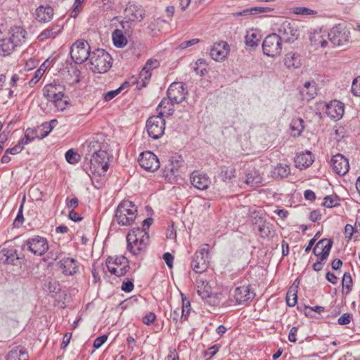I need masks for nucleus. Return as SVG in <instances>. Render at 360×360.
Wrapping results in <instances>:
<instances>
[{
  "instance_id": "obj_1",
  "label": "nucleus",
  "mask_w": 360,
  "mask_h": 360,
  "mask_svg": "<svg viewBox=\"0 0 360 360\" xmlns=\"http://www.w3.org/2000/svg\"><path fill=\"white\" fill-rule=\"evenodd\" d=\"M127 250L137 255L145 250L149 244V234L144 229H133L127 235Z\"/></svg>"
},
{
  "instance_id": "obj_2",
  "label": "nucleus",
  "mask_w": 360,
  "mask_h": 360,
  "mask_svg": "<svg viewBox=\"0 0 360 360\" xmlns=\"http://www.w3.org/2000/svg\"><path fill=\"white\" fill-rule=\"evenodd\" d=\"M90 68L95 73H105L112 67L111 56L103 49L92 51L89 58Z\"/></svg>"
},
{
  "instance_id": "obj_3",
  "label": "nucleus",
  "mask_w": 360,
  "mask_h": 360,
  "mask_svg": "<svg viewBox=\"0 0 360 360\" xmlns=\"http://www.w3.org/2000/svg\"><path fill=\"white\" fill-rule=\"evenodd\" d=\"M137 209L133 202L123 200L117 206L115 219L121 226L131 225L136 217Z\"/></svg>"
},
{
  "instance_id": "obj_4",
  "label": "nucleus",
  "mask_w": 360,
  "mask_h": 360,
  "mask_svg": "<svg viewBox=\"0 0 360 360\" xmlns=\"http://www.w3.org/2000/svg\"><path fill=\"white\" fill-rule=\"evenodd\" d=\"M209 245L204 244L196 251L191 260V267L197 274H202L207 270L210 264Z\"/></svg>"
},
{
  "instance_id": "obj_5",
  "label": "nucleus",
  "mask_w": 360,
  "mask_h": 360,
  "mask_svg": "<svg viewBox=\"0 0 360 360\" xmlns=\"http://www.w3.org/2000/svg\"><path fill=\"white\" fill-rule=\"evenodd\" d=\"M91 52L88 42L84 39L76 41L70 47L72 60L77 64H82L90 58Z\"/></svg>"
},
{
  "instance_id": "obj_6",
  "label": "nucleus",
  "mask_w": 360,
  "mask_h": 360,
  "mask_svg": "<svg viewBox=\"0 0 360 360\" xmlns=\"http://www.w3.org/2000/svg\"><path fill=\"white\" fill-rule=\"evenodd\" d=\"M282 38L280 35L272 33L269 34L262 43L263 53L267 56L275 57L281 53Z\"/></svg>"
},
{
  "instance_id": "obj_7",
  "label": "nucleus",
  "mask_w": 360,
  "mask_h": 360,
  "mask_svg": "<svg viewBox=\"0 0 360 360\" xmlns=\"http://www.w3.org/2000/svg\"><path fill=\"white\" fill-rule=\"evenodd\" d=\"M146 129L150 137L158 139L164 134L165 121L159 115L151 116L146 122Z\"/></svg>"
},
{
  "instance_id": "obj_8",
  "label": "nucleus",
  "mask_w": 360,
  "mask_h": 360,
  "mask_svg": "<svg viewBox=\"0 0 360 360\" xmlns=\"http://www.w3.org/2000/svg\"><path fill=\"white\" fill-rule=\"evenodd\" d=\"M277 31L282 41L288 43L294 42L299 37V30L294 22L284 20L279 25Z\"/></svg>"
},
{
  "instance_id": "obj_9",
  "label": "nucleus",
  "mask_w": 360,
  "mask_h": 360,
  "mask_svg": "<svg viewBox=\"0 0 360 360\" xmlns=\"http://www.w3.org/2000/svg\"><path fill=\"white\" fill-rule=\"evenodd\" d=\"M197 292L206 302L210 305H215L217 302L216 295L212 293L211 286L203 278L198 276L196 278Z\"/></svg>"
},
{
  "instance_id": "obj_10",
  "label": "nucleus",
  "mask_w": 360,
  "mask_h": 360,
  "mask_svg": "<svg viewBox=\"0 0 360 360\" xmlns=\"http://www.w3.org/2000/svg\"><path fill=\"white\" fill-rule=\"evenodd\" d=\"M187 94L188 91L185 87V84L179 82L172 83L167 91L168 98L176 104L183 102L186 99Z\"/></svg>"
},
{
  "instance_id": "obj_11",
  "label": "nucleus",
  "mask_w": 360,
  "mask_h": 360,
  "mask_svg": "<svg viewBox=\"0 0 360 360\" xmlns=\"http://www.w3.org/2000/svg\"><path fill=\"white\" fill-rule=\"evenodd\" d=\"M124 18L130 22H141L145 17L143 8L134 1H129L124 10Z\"/></svg>"
},
{
  "instance_id": "obj_12",
  "label": "nucleus",
  "mask_w": 360,
  "mask_h": 360,
  "mask_svg": "<svg viewBox=\"0 0 360 360\" xmlns=\"http://www.w3.org/2000/svg\"><path fill=\"white\" fill-rule=\"evenodd\" d=\"M25 243L28 250L35 255H43L49 249L47 240L39 236L30 238Z\"/></svg>"
},
{
  "instance_id": "obj_13",
  "label": "nucleus",
  "mask_w": 360,
  "mask_h": 360,
  "mask_svg": "<svg viewBox=\"0 0 360 360\" xmlns=\"http://www.w3.org/2000/svg\"><path fill=\"white\" fill-rule=\"evenodd\" d=\"M138 161L139 165L148 172H153L160 167V162L158 157L150 151L141 153Z\"/></svg>"
},
{
  "instance_id": "obj_14",
  "label": "nucleus",
  "mask_w": 360,
  "mask_h": 360,
  "mask_svg": "<svg viewBox=\"0 0 360 360\" xmlns=\"http://www.w3.org/2000/svg\"><path fill=\"white\" fill-rule=\"evenodd\" d=\"M160 66V62L156 59H149L139 74V79L136 81L137 88L141 89L146 87L148 82L151 77V70Z\"/></svg>"
},
{
  "instance_id": "obj_15",
  "label": "nucleus",
  "mask_w": 360,
  "mask_h": 360,
  "mask_svg": "<svg viewBox=\"0 0 360 360\" xmlns=\"http://www.w3.org/2000/svg\"><path fill=\"white\" fill-rule=\"evenodd\" d=\"M349 32L340 25L333 27L328 34L329 41L334 46H342L349 41Z\"/></svg>"
},
{
  "instance_id": "obj_16",
  "label": "nucleus",
  "mask_w": 360,
  "mask_h": 360,
  "mask_svg": "<svg viewBox=\"0 0 360 360\" xmlns=\"http://www.w3.org/2000/svg\"><path fill=\"white\" fill-rule=\"evenodd\" d=\"M90 171L99 176H104L109 166V155L106 152V158L103 160L97 155L89 158Z\"/></svg>"
},
{
  "instance_id": "obj_17",
  "label": "nucleus",
  "mask_w": 360,
  "mask_h": 360,
  "mask_svg": "<svg viewBox=\"0 0 360 360\" xmlns=\"http://www.w3.org/2000/svg\"><path fill=\"white\" fill-rule=\"evenodd\" d=\"M43 95L49 101L58 100L64 97V87L57 84H46L43 88Z\"/></svg>"
},
{
  "instance_id": "obj_18",
  "label": "nucleus",
  "mask_w": 360,
  "mask_h": 360,
  "mask_svg": "<svg viewBox=\"0 0 360 360\" xmlns=\"http://www.w3.org/2000/svg\"><path fill=\"white\" fill-rule=\"evenodd\" d=\"M331 165L334 172L340 176L345 175L349 171V161L342 154L334 155L331 159Z\"/></svg>"
},
{
  "instance_id": "obj_19",
  "label": "nucleus",
  "mask_w": 360,
  "mask_h": 360,
  "mask_svg": "<svg viewBox=\"0 0 360 360\" xmlns=\"http://www.w3.org/2000/svg\"><path fill=\"white\" fill-rule=\"evenodd\" d=\"M229 46L226 41L215 43L210 50L211 58L216 61L224 60L229 53Z\"/></svg>"
},
{
  "instance_id": "obj_20",
  "label": "nucleus",
  "mask_w": 360,
  "mask_h": 360,
  "mask_svg": "<svg viewBox=\"0 0 360 360\" xmlns=\"http://www.w3.org/2000/svg\"><path fill=\"white\" fill-rule=\"evenodd\" d=\"M86 160L96 155L103 160L106 158V150L102 149L101 143L94 138L86 143Z\"/></svg>"
},
{
  "instance_id": "obj_21",
  "label": "nucleus",
  "mask_w": 360,
  "mask_h": 360,
  "mask_svg": "<svg viewBox=\"0 0 360 360\" xmlns=\"http://www.w3.org/2000/svg\"><path fill=\"white\" fill-rule=\"evenodd\" d=\"M344 112L345 105L339 101H332L326 105V113L333 120H338L342 118Z\"/></svg>"
},
{
  "instance_id": "obj_22",
  "label": "nucleus",
  "mask_w": 360,
  "mask_h": 360,
  "mask_svg": "<svg viewBox=\"0 0 360 360\" xmlns=\"http://www.w3.org/2000/svg\"><path fill=\"white\" fill-rule=\"evenodd\" d=\"M191 183L195 188L199 190H205L210 184L211 180L206 174L199 171H194L191 175Z\"/></svg>"
},
{
  "instance_id": "obj_23",
  "label": "nucleus",
  "mask_w": 360,
  "mask_h": 360,
  "mask_svg": "<svg viewBox=\"0 0 360 360\" xmlns=\"http://www.w3.org/2000/svg\"><path fill=\"white\" fill-rule=\"evenodd\" d=\"M58 265L65 276H72L78 271L77 262L73 258H63L58 262Z\"/></svg>"
},
{
  "instance_id": "obj_24",
  "label": "nucleus",
  "mask_w": 360,
  "mask_h": 360,
  "mask_svg": "<svg viewBox=\"0 0 360 360\" xmlns=\"http://www.w3.org/2000/svg\"><path fill=\"white\" fill-rule=\"evenodd\" d=\"M233 297L238 304H243L252 300L255 297V293L252 292L249 286L237 287L234 290Z\"/></svg>"
},
{
  "instance_id": "obj_25",
  "label": "nucleus",
  "mask_w": 360,
  "mask_h": 360,
  "mask_svg": "<svg viewBox=\"0 0 360 360\" xmlns=\"http://www.w3.org/2000/svg\"><path fill=\"white\" fill-rule=\"evenodd\" d=\"M254 224L258 226V231L261 237L264 238L270 237L274 228L273 224L257 215L254 217Z\"/></svg>"
},
{
  "instance_id": "obj_26",
  "label": "nucleus",
  "mask_w": 360,
  "mask_h": 360,
  "mask_svg": "<svg viewBox=\"0 0 360 360\" xmlns=\"http://www.w3.org/2000/svg\"><path fill=\"white\" fill-rule=\"evenodd\" d=\"M8 34L10 35L8 38L16 48L25 41L27 32L21 27H15L11 29Z\"/></svg>"
},
{
  "instance_id": "obj_27",
  "label": "nucleus",
  "mask_w": 360,
  "mask_h": 360,
  "mask_svg": "<svg viewBox=\"0 0 360 360\" xmlns=\"http://www.w3.org/2000/svg\"><path fill=\"white\" fill-rule=\"evenodd\" d=\"M53 16V9L49 6H39L36 9V19L42 22H47L51 20Z\"/></svg>"
},
{
  "instance_id": "obj_28",
  "label": "nucleus",
  "mask_w": 360,
  "mask_h": 360,
  "mask_svg": "<svg viewBox=\"0 0 360 360\" xmlns=\"http://www.w3.org/2000/svg\"><path fill=\"white\" fill-rule=\"evenodd\" d=\"M327 242L326 240H319L316 245L315 247L313 249V253L314 255L318 257V259L316 261H319L320 263L323 264L324 261H326L330 252L331 250V245L330 242L329 241L328 243H327L326 245H324V248H323V251H319V247L320 245L323 246V244L324 243Z\"/></svg>"
},
{
  "instance_id": "obj_29",
  "label": "nucleus",
  "mask_w": 360,
  "mask_h": 360,
  "mask_svg": "<svg viewBox=\"0 0 360 360\" xmlns=\"http://www.w3.org/2000/svg\"><path fill=\"white\" fill-rule=\"evenodd\" d=\"M314 162L312 154L309 151L297 154L295 158V165L300 169L309 167Z\"/></svg>"
},
{
  "instance_id": "obj_30",
  "label": "nucleus",
  "mask_w": 360,
  "mask_h": 360,
  "mask_svg": "<svg viewBox=\"0 0 360 360\" xmlns=\"http://www.w3.org/2000/svg\"><path fill=\"white\" fill-rule=\"evenodd\" d=\"M169 98H164L159 103L157 110L159 112L158 115L163 118L164 116H171L174 112V104Z\"/></svg>"
},
{
  "instance_id": "obj_31",
  "label": "nucleus",
  "mask_w": 360,
  "mask_h": 360,
  "mask_svg": "<svg viewBox=\"0 0 360 360\" xmlns=\"http://www.w3.org/2000/svg\"><path fill=\"white\" fill-rule=\"evenodd\" d=\"M28 358L27 349L20 345L13 348L7 355V360H28Z\"/></svg>"
},
{
  "instance_id": "obj_32",
  "label": "nucleus",
  "mask_w": 360,
  "mask_h": 360,
  "mask_svg": "<svg viewBox=\"0 0 360 360\" xmlns=\"http://www.w3.org/2000/svg\"><path fill=\"white\" fill-rule=\"evenodd\" d=\"M111 260H112V258L109 257L106 262L108 269L110 274L119 277L125 276L127 274L130 269L128 264H124L123 266H114L111 265Z\"/></svg>"
},
{
  "instance_id": "obj_33",
  "label": "nucleus",
  "mask_w": 360,
  "mask_h": 360,
  "mask_svg": "<svg viewBox=\"0 0 360 360\" xmlns=\"http://www.w3.org/2000/svg\"><path fill=\"white\" fill-rule=\"evenodd\" d=\"M15 49L8 37L0 39V55L6 56L10 55Z\"/></svg>"
},
{
  "instance_id": "obj_34",
  "label": "nucleus",
  "mask_w": 360,
  "mask_h": 360,
  "mask_svg": "<svg viewBox=\"0 0 360 360\" xmlns=\"http://www.w3.org/2000/svg\"><path fill=\"white\" fill-rule=\"evenodd\" d=\"M182 158L181 156L172 157L169 164L165 167V170L169 172L171 175H177L179 169L182 165Z\"/></svg>"
},
{
  "instance_id": "obj_35",
  "label": "nucleus",
  "mask_w": 360,
  "mask_h": 360,
  "mask_svg": "<svg viewBox=\"0 0 360 360\" xmlns=\"http://www.w3.org/2000/svg\"><path fill=\"white\" fill-rule=\"evenodd\" d=\"M285 65L287 68H297L300 66V58L298 54L294 53H288L285 55L284 59Z\"/></svg>"
},
{
  "instance_id": "obj_36",
  "label": "nucleus",
  "mask_w": 360,
  "mask_h": 360,
  "mask_svg": "<svg viewBox=\"0 0 360 360\" xmlns=\"http://www.w3.org/2000/svg\"><path fill=\"white\" fill-rule=\"evenodd\" d=\"M114 45L117 48H122L127 44V39L120 30H115L112 34Z\"/></svg>"
},
{
  "instance_id": "obj_37",
  "label": "nucleus",
  "mask_w": 360,
  "mask_h": 360,
  "mask_svg": "<svg viewBox=\"0 0 360 360\" xmlns=\"http://www.w3.org/2000/svg\"><path fill=\"white\" fill-rule=\"evenodd\" d=\"M304 120L302 118L293 119L290 123V130L293 136H299L304 129Z\"/></svg>"
},
{
  "instance_id": "obj_38",
  "label": "nucleus",
  "mask_w": 360,
  "mask_h": 360,
  "mask_svg": "<svg viewBox=\"0 0 360 360\" xmlns=\"http://www.w3.org/2000/svg\"><path fill=\"white\" fill-rule=\"evenodd\" d=\"M41 134H37V130L34 129L28 128L25 131V136L22 139H21L19 141L20 142V144L22 146L27 145L30 143V142L33 141L36 138L39 139H41Z\"/></svg>"
},
{
  "instance_id": "obj_39",
  "label": "nucleus",
  "mask_w": 360,
  "mask_h": 360,
  "mask_svg": "<svg viewBox=\"0 0 360 360\" xmlns=\"http://www.w3.org/2000/svg\"><path fill=\"white\" fill-rule=\"evenodd\" d=\"M274 176L281 179L286 178L290 173V167L288 165L278 164L273 170Z\"/></svg>"
},
{
  "instance_id": "obj_40",
  "label": "nucleus",
  "mask_w": 360,
  "mask_h": 360,
  "mask_svg": "<svg viewBox=\"0 0 360 360\" xmlns=\"http://www.w3.org/2000/svg\"><path fill=\"white\" fill-rule=\"evenodd\" d=\"M236 169L233 167L222 166L219 174L220 178L226 181L230 180L235 176Z\"/></svg>"
},
{
  "instance_id": "obj_41",
  "label": "nucleus",
  "mask_w": 360,
  "mask_h": 360,
  "mask_svg": "<svg viewBox=\"0 0 360 360\" xmlns=\"http://www.w3.org/2000/svg\"><path fill=\"white\" fill-rule=\"evenodd\" d=\"M340 198L337 195H326L323 198L322 205L327 208H332L340 205Z\"/></svg>"
},
{
  "instance_id": "obj_42",
  "label": "nucleus",
  "mask_w": 360,
  "mask_h": 360,
  "mask_svg": "<svg viewBox=\"0 0 360 360\" xmlns=\"http://www.w3.org/2000/svg\"><path fill=\"white\" fill-rule=\"evenodd\" d=\"M342 285L343 293L345 292V290H346V294H348L351 291L352 286V278L349 272H345L343 274L342 279Z\"/></svg>"
},
{
  "instance_id": "obj_43",
  "label": "nucleus",
  "mask_w": 360,
  "mask_h": 360,
  "mask_svg": "<svg viewBox=\"0 0 360 360\" xmlns=\"http://www.w3.org/2000/svg\"><path fill=\"white\" fill-rule=\"evenodd\" d=\"M6 256L7 259L6 264H7L16 265V262L20 259L17 250L14 248H7Z\"/></svg>"
},
{
  "instance_id": "obj_44",
  "label": "nucleus",
  "mask_w": 360,
  "mask_h": 360,
  "mask_svg": "<svg viewBox=\"0 0 360 360\" xmlns=\"http://www.w3.org/2000/svg\"><path fill=\"white\" fill-rule=\"evenodd\" d=\"M191 310V303L186 297L182 298L181 316L180 317L181 322L186 321L189 316Z\"/></svg>"
},
{
  "instance_id": "obj_45",
  "label": "nucleus",
  "mask_w": 360,
  "mask_h": 360,
  "mask_svg": "<svg viewBox=\"0 0 360 360\" xmlns=\"http://www.w3.org/2000/svg\"><path fill=\"white\" fill-rule=\"evenodd\" d=\"M262 177L257 172L248 173L245 181V184L252 186L260 184Z\"/></svg>"
},
{
  "instance_id": "obj_46",
  "label": "nucleus",
  "mask_w": 360,
  "mask_h": 360,
  "mask_svg": "<svg viewBox=\"0 0 360 360\" xmlns=\"http://www.w3.org/2000/svg\"><path fill=\"white\" fill-rule=\"evenodd\" d=\"M297 290L295 288H292V287L288 290L286 294V304L289 307H294L297 303Z\"/></svg>"
},
{
  "instance_id": "obj_47",
  "label": "nucleus",
  "mask_w": 360,
  "mask_h": 360,
  "mask_svg": "<svg viewBox=\"0 0 360 360\" xmlns=\"http://www.w3.org/2000/svg\"><path fill=\"white\" fill-rule=\"evenodd\" d=\"M60 32V30L56 31L54 28L46 29L41 32L38 38L40 41H44L49 38H55Z\"/></svg>"
},
{
  "instance_id": "obj_48",
  "label": "nucleus",
  "mask_w": 360,
  "mask_h": 360,
  "mask_svg": "<svg viewBox=\"0 0 360 360\" xmlns=\"http://www.w3.org/2000/svg\"><path fill=\"white\" fill-rule=\"evenodd\" d=\"M65 159L68 163L75 164L79 162V156L72 149H70L65 153Z\"/></svg>"
},
{
  "instance_id": "obj_49",
  "label": "nucleus",
  "mask_w": 360,
  "mask_h": 360,
  "mask_svg": "<svg viewBox=\"0 0 360 360\" xmlns=\"http://www.w3.org/2000/svg\"><path fill=\"white\" fill-rule=\"evenodd\" d=\"M311 41L314 42L316 45H320L321 47H326L328 41L323 39L320 33H315L310 37Z\"/></svg>"
},
{
  "instance_id": "obj_50",
  "label": "nucleus",
  "mask_w": 360,
  "mask_h": 360,
  "mask_svg": "<svg viewBox=\"0 0 360 360\" xmlns=\"http://www.w3.org/2000/svg\"><path fill=\"white\" fill-rule=\"evenodd\" d=\"M46 287L50 293L57 294L60 291V284L56 281H49Z\"/></svg>"
},
{
  "instance_id": "obj_51",
  "label": "nucleus",
  "mask_w": 360,
  "mask_h": 360,
  "mask_svg": "<svg viewBox=\"0 0 360 360\" xmlns=\"http://www.w3.org/2000/svg\"><path fill=\"white\" fill-rule=\"evenodd\" d=\"M259 39L255 33L248 34L245 37V43L248 46L255 47L258 45Z\"/></svg>"
},
{
  "instance_id": "obj_52",
  "label": "nucleus",
  "mask_w": 360,
  "mask_h": 360,
  "mask_svg": "<svg viewBox=\"0 0 360 360\" xmlns=\"http://www.w3.org/2000/svg\"><path fill=\"white\" fill-rule=\"evenodd\" d=\"M295 13L301 15H310L316 13L315 11L306 7H297L295 8Z\"/></svg>"
},
{
  "instance_id": "obj_53",
  "label": "nucleus",
  "mask_w": 360,
  "mask_h": 360,
  "mask_svg": "<svg viewBox=\"0 0 360 360\" xmlns=\"http://www.w3.org/2000/svg\"><path fill=\"white\" fill-rule=\"evenodd\" d=\"M51 102L54 103L55 107L58 111H63L68 104V102L63 100V98H60L58 100L54 99Z\"/></svg>"
},
{
  "instance_id": "obj_54",
  "label": "nucleus",
  "mask_w": 360,
  "mask_h": 360,
  "mask_svg": "<svg viewBox=\"0 0 360 360\" xmlns=\"http://www.w3.org/2000/svg\"><path fill=\"white\" fill-rule=\"evenodd\" d=\"M352 91L354 96H360V76L354 79Z\"/></svg>"
},
{
  "instance_id": "obj_55",
  "label": "nucleus",
  "mask_w": 360,
  "mask_h": 360,
  "mask_svg": "<svg viewBox=\"0 0 360 360\" xmlns=\"http://www.w3.org/2000/svg\"><path fill=\"white\" fill-rule=\"evenodd\" d=\"M60 257V252L58 250H51L47 254L46 257L44 258V260L49 263H51L53 261H56Z\"/></svg>"
},
{
  "instance_id": "obj_56",
  "label": "nucleus",
  "mask_w": 360,
  "mask_h": 360,
  "mask_svg": "<svg viewBox=\"0 0 360 360\" xmlns=\"http://www.w3.org/2000/svg\"><path fill=\"white\" fill-rule=\"evenodd\" d=\"M23 149V146L20 144V142L19 141L18 143L13 148H10L6 150L5 153L6 154H11V155H16L20 153Z\"/></svg>"
},
{
  "instance_id": "obj_57",
  "label": "nucleus",
  "mask_w": 360,
  "mask_h": 360,
  "mask_svg": "<svg viewBox=\"0 0 360 360\" xmlns=\"http://www.w3.org/2000/svg\"><path fill=\"white\" fill-rule=\"evenodd\" d=\"M43 73H41V70H37L34 72V77L29 82V85L30 86H34L43 76Z\"/></svg>"
},
{
  "instance_id": "obj_58",
  "label": "nucleus",
  "mask_w": 360,
  "mask_h": 360,
  "mask_svg": "<svg viewBox=\"0 0 360 360\" xmlns=\"http://www.w3.org/2000/svg\"><path fill=\"white\" fill-rule=\"evenodd\" d=\"M200 41L199 39H192L188 41H183L179 45V49H185L189 46H191L193 45H195L198 44Z\"/></svg>"
},
{
  "instance_id": "obj_59",
  "label": "nucleus",
  "mask_w": 360,
  "mask_h": 360,
  "mask_svg": "<svg viewBox=\"0 0 360 360\" xmlns=\"http://www.w3.org/2000/svg\"><path fill=\"white\" fill-rule=\"evenodd\" d=\"M251 13L252 15H256L262 13H266L272 11V9L269 7H261V6H256V7H251Z\"/></svg>"
},
{
  "instance_id": "obj_60",
  "label": "nucleus",
  "mask_w": 360,
  "mask_h": 360,
  "mask_svg": "<svg viewBox=\"0 0 360 360\" xmlns=\"http://www.w3.org/2000/svg\"><path fill=\"white\" fill-rule=\"evenodd\" d=\"M134 286L131 281L127 280L122 282L121 289L126 292H130L133 290Z\"/></svg>"
},
{
  "instance_id": "obj_61",
  "label": "nucleus",
  "mask_w": 360,
  "mask_h": 360,
  "mask_svg": "<svg viewBox=\"0 0 360 360\" xmlns=\"http://www.w3.org/2000/svg\"><path fill=\"white\" fill-rule=\"evenodd\" d=\"M108 337L105 335L96 338L94 342V347L96 349L100 348L107 340Z\"/></svg>"
},
{
  "instance_id": "obj_62",
  "label": "nucleus",
  "mask_w": 360,
  "mask_h": 360,
  "mask_svg": "<svg viewBox=\"0 0 360 360\" xmlns=\"http://www.w3.org/2000/svg\"><path fill=\"white\" fill-rule=\"evenodd\" d=\"M120 93L117 88L115 90L110 91L104 94L103 98L105 101H110Z\"/></svg>"
},
{
  "instance_id": "obj_63",
  "label": "nucleus",
  "mask_w": 360,
  "mask_h": 360,
  "mask_svg": "<svg viewBox=\"0 0 360 360\" xmlns=\"http://www.w3.org/2000/svg\"><path fill=\"white\" fill-rule=\"evenodd\" d=\"M352 314L345 313L338 319V323L340 325H347L350 323Z\"/></svg>"
},
{
  "instance_id": "obj_64",
  "label": "nucleus",
  "mask_w": 360,
  "mask_h": 360,
  "mask_svg": "<svg viewBox=\"0 0 360 360\" xmlns=\"http://www.w3.org/2000/svg\"><path fill=\"white\" fill-rule=\"evenodd\" d=\"M155 318H156V316L154 313L149 312V313L146 314L143 317L142 321H143V323H145L146 325H150L155 320Z\"/></svg>"
}]
</instances>
